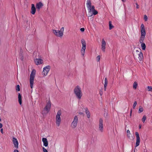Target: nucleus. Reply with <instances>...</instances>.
<instances>
[{"mask_svg": "<svg viewBox=\"0 0 152 152\" xmlns=\"http://www.w3.org/2000/svg\"><path fill=\"white\" fill-rule=\"evenodd\" d=\"M91 3L90 0H87L86 5L88 11V16H91L93 14L96 15L98 12L95 10L94 6H91Z\"/></svg>", "mask_w": 152, "mask_h": 152, "instance_id": "obj_1", "label": "nucleus"}, {"mask_svg": "<svg viewBox=\"0 0 152 152\" xmlns=\"http://www.w3.org/2000/svg\"><path fill=\"white\" fill-rule=\"evenodd\" d=\"M74 93L77 98L80 99L82 96V93L81 88L79 86H76L74 89Z\"/></svg>", "mask_w": 152, "mask_h": 152, "instance_id": "obj_2", "label": "nucleus"}, {"mask_svg": "<svg viewBox=\"0 0 152 152\" xmlns=\"http://www.w3.org/2000/svg\"><path fill=\"white\" fill-rule=\"evenodd\" d=\"M64 30V27H62L60 31L53 29V31L54 34L56 36L61 37L63 35Z\"/></svg>", "mask_w": 152, "mask_h": 152, "instance_id": "obj_3", "label": "nucleus"}, {"mask_svg": "<svg viewBox=\"0 0 152 152\" xmlns=\"http://www.w3.org/2000/svg\"><path fill=\"white\" fill-rule=\"evenodd\" d=\"M51 106V102L50 101H48L47 103V104L42 111V114H46L48 113L50 111Z\"/></svg>", "mask_w": 152, "mask_h": 152, "instance_id": "obj_4", "label": "nucleus"}, {"mask_svg": "<svg viewBox=\"0 0 152 152\" xmlns=\"http://www.w3.org/2000/svg\"><path fill=\"white\" fill-rule=\"evenodd\" d=\"M134 57L138 58L140 61L143 58V54L141 51L138 50L134 52Z\"/></svg>", "mask_w": 152, "mask_h": 152, "instance_id": "obj_5", "label": "nucleus"}, {"mask_svg": "<svg viewBox=\"0 0 152 152\" xmlns=\"http://www.w3.org/2000/svg\"><path fill=\"white\" fill-rule=\"evenodd\" d=\"M61 111L60 110L58 111L57 113V115L56 116V123L57 126H58L60 125L61 121V119L60 116L61 114Z\"/></svg>", "mask_w": 152, "mask_h": 152, "instance_id": "obj_6", "label": "nucleus"}, {"mask_svg": "<svg viewBox=\"0 0 152 152\" xmlns=\"http://www.w3.org/2000/svg\"><path fill=\"white\" fill-rule=\"evenodd\" d=\"M36 71L34 70H33L31 72L30 76V87L31 88H33V84L34 83V80L35 75Z\"/></svg>", "mask_w": 152, "mask_h": 152, "instance_id": "obj_7", "label": "nucleus"}, {"mask_svg": "<svg viewBox=\"0 0 152 152\" xmlns=\"http://www.w3.org/2000/svg\"><path fill=\"white\" fill-rule=\"evenodd\" d=\"M81 42L82 44V48L81 51V54L84 56L85 53V50L86 49V44L85 40L83 39L81 40Z\"/></svg>", "mask_w": 152, "mask_h": 152, "instance_id": "obj_8", "label": "nucleus"}, {"mask_svg": "<svg viewBox=\"0 0 152 152\" xmlns=\"http://www.w3.org/2000/svg\"><path fill=\"white\" fill-rule=\"evenodd\" d=\"M104 129V125L103 120L102 118H100L99 121V130L101 132H103Z\"/></svg>", "mask_w": 152, "mask_h": 152, "instance_id": "obj_9", "label": "nucleus"}, {"mask_svg": "<svg viewBox=\"0 0 152 152\" xmlns=\"http://www.w3.org/2000/svg\"><path fill=\"white\" fill-rule=\"evenodd\" d=\"M50 66L49 65L44 67L42 72V75L45 76H46L50 71Z\"/></svg>", "mask_w": 152, "mask_h": 152, "instance_id": "obj_10", "label": "nucleus"}, {"mask_svg": "<svg viewBox=\"0 0 152 152\" xmlns=\"http://www.w3.org/2000/svg\"><path fill=\"white\" fill-rule=\"evenodd\" d=\"M78 118L77 116H75L74 120L72 122L71 126L73 129L75 128L77 126L78 122Z\"/></svg>", "mask_w": 152, "mask_h": 152, "instance_id": "obj_11", "label": "nucleus"}, {"mask_svg": "<svg viewBox=\"0 0 152 152\" xmlns=\"http://www.w3.org/2000/svg\"><path fill=\"white\" fill-rule=\"evenodd\" d=\"M135 135L136 137V142L135 147H137L139 145L140 143V137L138 133L136 132L135 133Z\"/></svg>", "mask_w": 152, "mask_h": 152, "instance_id": "obj_12", "label": "nucleus"}, {"mask_svg": "<svg viewBox=\"0 0 152 152\" xmlns=\"http://www.w3.org/2000/svg\"><path fill=\"white\" fill-rule=\"evenodd\" d=\"M106 45V42L104 39H102L101 44V50L103 52H104L105 51Z\"/></svg>", "mask_w": 152, "mask_h": 152, "instance_id": "obj_13", "label": "nucleus"}, {"mask_svg": "<svg viewBox=\"0 0 152 152\" xmlns=\"http://www.w3.org/2000/svg\"><path fill=\"white\" fill-rule=\"evenodd\" d=\"M12 142L14 145L15 147L16 148H18V142L17 139L15 137H13L12 139Z\"/></svg>", "mask_w": 152, "mask_h": 152, "instance_id": "obj_14", "label": "nucleus"}, {"mask_svg": "<svg viewBox=\"0 0 152 152\" xmlns=\"http://www.w3.org/2000/svg\"><path fill=\"white\" fill-rule=\"evenodd\" d=\"M43 6V4L41 2H39L36 4V7L37 10L39 11L40 8Z\"/></svg>", "mask_w": 152, "mask_h": 152, "instance_id": "obj_15", "label": "nucleus"}, {"mask_svg": "<svg viewBox=\"0 0 152 152\" xmlns=\"http://www.w3.org/2000/svg\"><path fill=\"white\" fill-rule=\"evenodd\" d=\"M35 63L37 65H39L42 64L43 63V60L37 58L34 60Z\"/></svg>", "mask_w": 152, "mask_h": 152, "instance_id": "obj_16", "label": "nucleus"}, {"mask_svg": "<svg viewBox=\"0 0 152 152\" xmlns=\"http://www.w3.org/2000/svg\"><path fill=\"white\" fill-rule=\"evenodd\" d=\"M36 10V9L35 5L34 4H31V13L33 15L35 14Z\"/></svg>", "mask_w": 152, "mask_h": 152, "instance_id": "obj_17", "label": "nucleus"}, {"mask_svg": "<svg viewBox=\"0 0 152 152\" xmlns=\"http://www.w3.org/2000/svg\"><path fill=\"white\" fill-rule=\"evenodd\" d=\"M42 141L43 142L44 145L45 147H47L48 146V141L47 139L46 138H43L42 139Z\"/></svg>", "mask_w": 152, "mask_h": 152, "instance_id": "obj_18", "label": "nucleus"}, {"mask_svg": "<svg viewBox=\"0 0 152 152\" xmlns=\"http://www.w3.org/2000/svg\"><path fill=\"white\" fill-rule=\"evenodd\" d=\"M141 36L145 37L146 34L145 29H140Z\"/></svg>", "mask_w": 152, "mask_h": 152, "instance_id": "obj_19", "label": "nucleus"}, {"mask_svg": "<svg viewBox=\"0 0 152 152\" xmlns=\"http://www.w3.org/2000/svg\"><path fill=\"white\" fill-rule=\"evenodd\" d=\"M86 113L87 115V117L88 118H89L90 117V113L89 111L88 110L87 108L85 109Z\"/></svg>", "mask_w": 152, "mask_h": 152, "instance_id": "obj_20", "label": "nucleus"}, {"mask_svg": "<svg viewBox=\"0 0 152 152\" xmlns=\"http://www.w3.org/2000/svg\"><path fill=\"white\" fill-rule=\"evenodd\" d=\"M107 84V78L106 77V78H105V79H104V90L105 91H106V90Z\"/></svg>", "mask_w": 152, "mask_h": 152, "instance_id": "obj_21", "label": "nucleus"}, {"mask_svg": "<svg viewBox=\"0 0 152 152\" xmlns=\"http://www.w3.org/2000/svg\"><path fill=\"white\" fill-rule=\"evenodd\" d=\"M18 101H19L20 104V105L21 104H22L21 96L20 94H18Z\"/></svg>", "mask_w": 152, "mask_h": 152, "instance_id": "obj_22", "label": "nucleus"}, {"mask_svg": "<svg viewBox=\"0 0 152 152\" xmlns=\"http://www.w3.org/2000/svg\"><path fill=\"white\" fill-rule=\"evenodd\" d=\"M137 83L135 81L134 82L133 85V88L135 89H136L137 86Z\"/></svg>", "mask_w": 152, "mask_h": 152, "instance_id": "obj_23", "label": "nucleus"}, {"mask_svg": "<svg viewBox=\"0 0 152 152\" xmlns=\"http://www.w3.org/2000/svg\"><path fill=\"white\" fill-rule=\"evenodd\" d=\"M141 47L142 50H145L146 48V46L144 43H142L141 44Z\"/></svg>", "mask_w": 152, "mask_h": 152, "instance_id": "obj_24", "label": "nucleus"}, {"mask_svg": "<svg viewBox=\"0 0 152 152\" xmlns=\"http://www.w3.org/2000/svg\"><path fill=\"white\" fill-rule=\"evenodd\" d=\"M144 110V109L141 106H140L139 107V109L138 110V113H141Z\"/></svg>", "mask_w": 152, "mask_h": 152, "instance_id": "obj_25", "label": "nucleus"}, {"mask_svg": "<svg viewBox=\"0 0 152 152\" xmlns=\"http://www.w3.org/2000/svg\"><path fill=\"white\" fill-rule=\"evenodd\" d=\"M109 26L110 30L111 29L114 27L113 26L112 24V22L111 21L109 22Z\"/></svg>", "mask_w": 152, "mask_h": 152, "instance_id": "obj_26", "label": "nucleus"}, {"mask_svg": "<svg viewBox=\"0 0 152 152\" xmlns=\"http://www.w3.org/2000/svg\"><path fill=\"white\" fill-rule=\"evenodd\" d=\"M145 37H142L141 36L139 42L140 43H142Z\"/></svg>", "mask_w": 152, "mask_h": 152, "instance_id": "obj_27", "label": "nucleus"}, {"mask_svg": "<svg viewBox=\"0 0 152 152\" xmlns=\"http://www.w3.org/2000/svg\"><path fill=\"white\" fill-rule=\"evenodd\" d=\"M127 136L129 138V137H130V135L131 134L130 131L129 130H128L127 131Z\"/></svg>", "mask_w": 152, "mask_h": 152, "instance_id": "obj_28", "label": "nucleus"}, {"mask_svg": "<svg viewBox=\"0 0 152 152\" xmlns=\"http://www.w3.org/2000/svg\"><path fill=\"white\" fill-rule=\"evenodd\" d=\"M146 119V116L145 115H144L142 119V122L144 123Z\"/></svg>", "mask_w": 152, "mask_h": 152, "instance_id": "obj_29", "label": "nucleus"}, {"mask_svg": "<svg viewBox=\"0 0 152 152\" xmlns=\"http://www.w3.org/2000/svg\"><path fill=\"white\" fill-rule=\"evenodd\" d=\"M148 91H152V87L151 86H148L147 87Z\"/></svg>", "mask_w": 152, "mask_h": 152, "instance_id": "obj_30", "label": "nucleus"}, {"mask_svg": "<svg viewBox=\"0 0 152 152\" xmlns=\"http://www.w3.org/2000/svg\"><path fill=\"white\" fill-rule=\"evenodd\" d=\"M16 90L18 91H20V86L19 85H17L16 87Z\"/></svg>", "mask_w": 152, "mask_h": 152, "instance_id": "obj_31", "label": "nucleus"}, {"mask_svg": "<svg viewBox=\"0 0 152 152\" xmlns=\"http://www.w3.org/2000/svg\"><path fill=\"white\" fill-rule=\"evenodd\" d=\"M137 104V102L135 101L134 102V104L133 105V109H134L135 108V106H136Z\"/></svg>", "mask_w": 152, "mask_h": 152, "instance_id": "obj_32", "label": "nucleus"}, {"mask_svg": "<svg viewBox=\"0 0 152 152\" xmlns=\"http://www.w3.org/2000/svg\"><path fill=\"white\" fill-rule=\"evenodd\" d=\"M141 29H145V26L143 24H142L141 26Z\"/></svg>", "mask_w": 152, "mask_h": 152, "instance_id": "obj_33", "label": "nucleus"}, {"mask_svg": "<svg viewBox=\"0 0 152 152\" xmlns=\"http://www.w3.org/2000/svg\"><path fill=\"white\" fill-rule=\"evenodd\" d=\"M100 56H98L96 57V60L98 62L100 60Z\"/></svg>", "mask_w": 152, "mask_h": 152, "instance_id": "obj_34", "label": "nucleus"}, {"mask_svg": "<svg viewBox=\"0 0 152 152\" xmlns=\"http://www.w3.org/2000/svg\"><path fill=\"white\" fill-rule=\"evenodd\" d=\"M144 20H145V21H146L147 20H148V17L147 16L145 15L144 16Z\"/></svg>", "mask_w": 152, "mask_h": 152, "instance_id": "obj_35", "label": "nucleus"}, {"mask_svg": "<svg viewBox=\"0 0 152 152\" xmlns=\"http://www.w3.org/2000/svg\"><path fill=\"white\" fill-rule=\"evenodd\" d=\"M42 150L43 152H48L47 150L44 147H42Z\"/></svg>", "mask_w": 152, "mask_h": 152, "instance_id": "obj_36", "label": "nucleus"}, {"mask_svg": "<svg viewBox=\"0 0 152 152\" xmlns=\"http://www.w3.org/2000/svg\"><path fill=\"white\" fill-rule=\"evenodd\" d=\"M135 4L136 5V7L137 9H138L139 8V6L137 3H136Z\"/></svg>", "mask_w": 152, "mask_h": 152, "instance_id": "obj_37", "label": "nucleus"}, {"mask_svg": "<svg viewBox=\"0 0 152 152\" xmlns=\"http://www.w3.org/2000/svg\"><path fill=\"white\" fill-rule=\"evenodd\" d=\"M80 30L82 31V32H83L84 31V30H85V29L84 28H81L80 29Z\"/></svg>", "mask_w": 152, "mask_h": 152, "instance_id": "obj_38", "label": "nucleus"}, {"mask_svg": "<svg viewBox=\"0 0 152 152\" xmlns=\"http://www.w3.org/2000/svg\"><path fill=\"white\" fill-rule=\"evenodd\" d=\"M2 127V124L1 123H0V128H1Z\"/></svg>", "mask_w": 152, "mask_h": 152, "instance_id": "obj_39", "label": "nucleus"}, {"mask_svg": "<svg viewBox=\"0 0 152 152\" xmlns=\"http://www.w3.org/2000/svg\"><path fill=\"white\" fill-rule=\"evenodd\" d=\"M99 94L101 96H102V91H100L99 92Z\"/></svg>", "mask_w": 152, "mask_h": 152, "instance_id": "obj_40", "label": "nucleus"}, {"mask_svg": "<svg viewBox=\"0 0 152 152\" xmlns=\"http://www.w3.org/2000/svg\"><path fill=\"white\" fill-rule=\"evenodd\" d=\"M0 131H1V132L2 133V134H3V129H1V130H0Z\"/></svg>", "mask_w": 152, "mask_h": 152, "instance_id": "obj_41", "label": "nucleus"}, {"mask_svg": "<svg viewBox=\"0 0 152 152\" xmlns=\"http://www.w3.org/2000/svg\"><path fill=\"white\" fill-rule=\"evenodd\" d=\"M14 152H19L17 150H15Z\"/></svg>", "mask_w": 152, "mask_h": 152, "instance_id": "obj_42", "label": "nucleus"}, {"mask_svg": "<svg viewBox=\"0 0 152 152\" xmlns=\"http://www.w3.org/2000/svg\"><path fill=\"white\" fill-rule=\"evenodd\" d=\"M141 125H139V129H141Z\"/></svg>", "mask_w": 152, "mask_h": 152, "instance_id": "obj_43", "label": "nucleus"}, {"mask_svg": "<svg viewBox=\"0 0 152 152\" xmlns=\"http://www.w3.org/2000/svg\"><path fill=\"white\" fill-rule=\"evenodd\" d=\"M132 113V110H131V111H130V115H131Z\"/></svg>", "mask_w": 152, "mask_h": 152, "instance_id": "obj_44", "label": "nucleus"}, {"mask_svg": "<svg viewBox=\"0 0 152 152\" xmlns=\"http://www.w3.org/2000/svg\"><path fill=\"white\" fill-rule=\"evenodd\" d=\"M79 114H80V115H82L83 114V113H81V112H80V113H79Z\"/></svg>", "mask_w": 152, "mask_h": 152, "instance_id": "obj_45", "label": "nucleus"}, {"mask_svg": "<svg viewBox=\"0 0 152 152\" xmlns=\"http://www.w3.org/2000/svg\"><path fill=\"white\" fill-rule=\"evenodd\" d=\"M122 1H123V2H125L126 1V0H122Z\"/></svg>", "mask_w": 152, "mask_h": 152, "instance_id": "obj_46", "label": "nucleus"}, {"mask_svg": "<svg viewBox=\"0 0 152 152\" xmlns=\"http://www.w3.org/2000/svg\"><path fill=\"white\" fill-rule=\"evenodd\" d=\"M143 152H146V151H145V150H144V151Z\"/></svg>", "mask_w": 152, "mask_h": 152, "instance_id": "obj_47", "label": "nucleus"}, {"mask_svg": "<svg viewBox=\"0 0 152 152\" xmlns=\"http://www.w3.org/2000/svg\"><path fill=\"white\" fill-rule=\"evenodd\" d=\"M20 51L21 52H22V50L21 49V50H20Z\"/></svg>", "mask_w": 152, "mask_h": 152, "instance_id": "obj_48", "label": "nucleus"}, {"mask_svg": "<svg viewBox=\"0 0 152 152\" xmlns=\"http://www.w3.org/2000/svg\"><path fill=\"white\" fill-rule=\"evenodd\" d=\"M21 59H22V60H23V57H22Z\"/></svg>", "mask_w": 152, "mask_h": 152, "instance_id": "obj_49", "label": "nucleus"}, {"mask_svg": "<svg viewBox=\"0 0 152 152\" xmlns=\"http://www.w3.org/2000/svg\"><path fill=\"white\" fill-rule=\"evenodd\" d=\"M1 121V119L0 118V121Z\"/></svg>", "mask_w": 152, "mask_h": 152, "instance_id": "obj_50", "label": "nucleus"}, {"mask_svg": "<svg viewBox=\"0 0 152 152\" xmlns=\"http://www.w3.org/2000/svg\"><path fill=\"white\" fill-rule=\"evenodd\" d=\"M139 50H140V49H139Z\"/></svg>", "mask_w": 152, "mask_h": 152, "instance_id": "obj_51", "label": "nucleus"}]
</instances>
